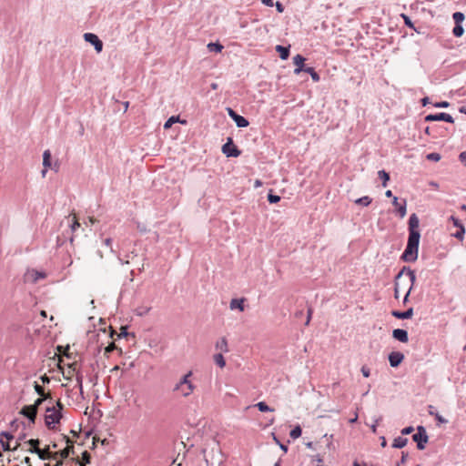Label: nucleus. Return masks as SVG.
Returning <instances> with one entry per match:
<instances>
[{"instance_id":"obj_37","label":"nucleus","mask_w":466,"mask_h":466,"mask_svg":"<svg viewBox=\"0 0 466 466\" xmlns=\"http://www.w3.org/2000/svg\"><path fill=\"white\" fill-rule=\"evenodd\" d=\"M268 200L270 204L278 203L280 200V197L278 195H274L272 193H269L268 195Z\"/></svg>"},{"instance_id":"obj_4","label":"nucleus","mask_w":466,"mask_h":466,"mask_svg":"<svg viewBox=\"0 0 466 466\" xmlns=\"http://www.w3.org/2000/svg\"><path fill=\"white\" fill-rule=\"evenodd\" d=\"M405 272L407 273L408 281L410 283H411V287H413V285H414V282H415V279H416L414 271L411 270L410 268L403 267L400 269V271L397 274V276L395 277L394 297L396 299L399 298V290H400V280H401V279H402V277H403Z\"/></svg>"},{"instance_id":"obj_33","label":"nucleus","mask_w":466,"mask_h":466,"mask_svg":"<svg viewBox=\"0 0 466 466\" xmlns=\"http://www.w3.org/2000/svg\"><path fill=\"white\" fill-rule=\"evenodd\" d=\"M452 33L456 37H461L464 33V29L461 25H455Z\"/></svg>"},{"instance_id":"obj_6","label":"nucleus","mask_w":466,"mask_h":466,"mask_svg":"<svg viewBox=\"0 0 466 466\" xmlns=\"http://www.w3.org/2000/svg\"><path fill=\"white\" fill-rule=\"evenodd\" d=\"M222 152L227 157H237L240 155V150L235 146L233 139L231 137L228 138V141L222 146Z\"/></svg>"},{"instance_id":"obj_39","label":"nucleus","mask_w":466,"mask_h":466,"mask_svg":"<svg viewBox=\"0 0 466 466\" xmlns=\"http://www.w3.org/2000/svg\"><path fill=\"white\" fill-rule=\"evenodd\" d=\"M404 24L409 26L410 28L415 29L413 23L411 22L410 18L406 15H401Z\"/></svg>"},{"instance_id":"obj_43","label":"nucleus","mask_w":466,"mask_h":466,"mask_svg":"<svg viewBox=\"0 0 466 466\" xmlns=\"http://www.w3.org/2000/svg\"><path fill=\"white\" fill-rule=\"evenodd\" d=\"M450 220L452 221L453 225L458 228H461V227H464L462 223L453 216L450 218Z\"/></svg>"},{"instance_id":"obj_40","label":"nucleus","mask_w":466,"mask_h":466,"mask_svg":"<svg viewBox=\"0 0 466 466\" xmlns=\"http://www.w3.org/2000/svg\"><path fill=\"white\" fill-rule=\"evenodd\" d=\"M71 230L74 232L76 228H80V223L77 221L76 216L73 217L72 224L70 225Z\"/></svg>"},{"instance_id":"obj_55","label":"nucleus","mask_w":466,"mask_h":466,"mask_svg":"<svg viewBox=\"0 0 466 466\" xmlns=\"http://www.w3.org/2000/svg\"><path fill=\"white\" fill-rule=\"evenodd\" d=\"M25 434H22L21 436H19L17 441H15V446L14 447L13 450H16L20 446V441L25 440Z\"/></svg>"},{"instance_id":"obj_8","label":"nucleus","mask_w":466,"mask_h":466,"mask_svg":"<svg viewBox=\"0 0 466 466\" xmlns=\"http://www.w3.org/2000/svg\"><path fill=\"white\" fill-rule=\"evenodd\" d=\"M227 111L228 116L235 121L238 127H246L248 126V121L244 116L238 115L235 110L228 107Z\"/></svg>"},{"instance_id":"obj_38","label":"nucleus","mask_w":466,"mask_h":466,"mask_svg":"<svg viewBox=\"0 0 466 466\" xmlns=\"http://www.w3.org/2000/svg\"><path fill=\"white\" fill-rule=\"evenodd\" d=\"M426 157L429 160L439 161L441 159V155L433 152V153L428 154Z\"/></svg>"},{"instance_id":"obj_36","label":"nucleus","mask_w":466,"mask_h":466,"mask_svg":"<svg viewBox=\"0 0 466 466\" xmlns=\"http://www.w3.org/2000/svg\"><path fill=\"white\" fill-rule=\"evenodd\" d=\"M82 461H83L84 465L90 463V461H91V455H90V453L87 451H85L82 452Z\"/></svg>"},{"instance_id":"obj_11","label":"nucleus","mask_w":466,"mask_h":466,"mask_svg":"<svg viewBox=\"0 0 466 466\" xmlns=\"http://www.w3.org/2000/svg\"><path fill=\"white\" fill-rule=\"evenodd\" d=\"M404 359V355L400 351H392L389 355V361L391 367H398Z\"/></svg>"},{"instance_id":"obj_18","label":"nucleus","mask_w":466,"mask_h":466,"mask_svg":"<svg viewBox=\"0 0 466 466\" xmlns=\"http://www.w3.org/2000/svg\"><path fill=\"white\" fill-rule=\"evenodd\" d=\"M276 51L279 53V57L282 60L288 59L289 56V46H283L278 45L276 46Z\"/></svg>"},{"instance_id":"obj_58","label":"nucleus","mask_w":466,"mask_h":466,"mask_svg":"<svg viewBox=\"0 0 466 466\" xmlns=\"http://www.w3.org/2000/svg\"><path fill=\"white\" fill-rule=\"evenodd\" d=\"M262 4L267 5V6H273L274 5V1L273 0H262Z\"/></svg>"},{"instance_id":"obj_56","label":"nucleus","mask_w":466,"mask_h":466,"mask_svg":"<svg viewBox=\"0 0 466 466\" xmlns=\"http://www.w3.org/2000/svg\"><path fill=\"white\" fill-rule=\"evenodd\" d=\"M459 158L461 160V163L465 164L466 165V151L464 152H461L459 156Z\"/></svg>"},{"instance_id":"obj_53","label":"nucleus","mask_w":466,"mask_h":466,"mask_svg":"<svg viewBox=\"0 0 466 466\" xmlns=\"http://www.w3.org/2000/svg\"><path fill=\"white\" fill-rule=\"evenodd\" d=\"M104 244L110 248L111 252H115V250H114V248H112V245H111L112 244V238H107L104 239Z\"/></svg>"},{"instance_id":"obj_13","label":"nucleus","mask_w":466,"mask_h":466,"mask_svg":"<svg viewBox=\"0 0 466 466\" xmlns=\"http://www.w3.org/2000/svg\"><path fill=\"white\" fill-rule=\"evenodd\" d=\"M392 337L395 339H397L400 342H403V343H406L409 340V336H408L407 330L402 329H395L392 331Z\"/></svg>"},{"instance_id":"obj_10","label":"nucleus","mask_w":466,"mask_h":466,"mask_svg":"<svg viewBox=\"0 0 466 466\" xmlns=\"http://www.w3.org/2000/svg\"><path fill=\"white\" fill-rule=\"evenodd\" d=\"M20 414L26 417L31 423H35L36 418L35 408L31 405H25L20 410Z\"/></svg>"},{"instance_id":"obj_31","label":"nucleus","mask_w":466,"mask_h":466,"mask_svg":"<svg viewBox=\"0 0 466 466\" xmlns=\"http://www.w3.org/2000/svg\"><path fill=\"white\" fill-rule=\"evenodd\" d=\"M35 453L41 460H48V455L50 454L49 447L43 450L39 449L38 451H36Z\"/></svg>"},{"instance_id":"obj_51","label":"nucleus","mask_w":466,"mask_h":466,"mask_svg":"<svg viewBox=\"0 0 466 466\" xmlns=\"http://www.w3.org/2000/svg\"><path fill=\"white\" fill-rule=\"evenodd\" d=\"M44 400H45V398H38V399H36L35 403L32 405L33 407L35 408L36 412H37V408L43 403Z\"/></svg>"},{"instance_id":"obj_48","label":"nucleus","mask_w":466,"mask_h":466,"mask_svg":"<svg viewBox=\"0 0 466 466\" xmlns=\"http://www.w3.org/2000/svg\"><path fill=\"white\" fill-rule=\"evenodd\" d=\"M0 435H1L0 438H2L3 440L5 438V441H11L13 439V435L11 433H9V432L3 431V432H1Z\"/></svg>"},{"instance_id":"obj_26","label":"nucleus","mask_w":466,"mask_h":466,"mask_svg":"<svg viewBox=\"0 0 466 466\" xmlns=\"http://www.w3.org/2000/svg\"><path fill=\"white\" fill-rule=\"evenodd\" d=\"M379 177L382 180V186L386 187L388 181L390 180V174L386 172L385 170H380L378 172Z\"/></svg>"},{"instance_id":"obj_45","label":"nucleus","mask_w":466,"mask_h":466,"mask_svg":"<svg viewBox=\"0 0 466 466\" xmlns=\"http://www.w3.org/2000/svg\"><path fill=\"white\" fill-rule=\"evenodd\" d=\"M76 365H77L76 362H73V363L68 364V370H68V374L69 375H73L76 372Z\"/></svg>"},{"instance_id":"obj_15","label":"nucleus","mask_w":466,"mask_h":466,"mask_svg":"<svg viewBox=\"0 0 466 466\" xmlns=\"http://www.w3.org/2000/svg\"><path fill=\"white\" fill-rule=\"evenodd\" d=\"M66 443H67V446L62 450V451H59V455H60V460H64V459H66L70 453H74V445H73V442L69 440L68 437H66Z\"/></svg>"},{"instance_id":"obj_34","label":"nucleus","mask_w":466,"mask_h":466,"mask_svg":"<svg viewBox=\"0 0 466 466\" xmlns=\"http://www.w3.org/2000/svg\"><path fill=\"white\" fill-rule=\"evenodd\" d=\"M464 234H465V228H464V227H461V228H458V230L452 234V236L454 238H456L457 239L462 241L464 238Z\"/></svg>"},{"instance_id":"obj_19","label":"nucleus","mask_w":466,"mask_h":466,"mask_svg":"<svg viewBox=\"0 0 466 466\" xmlns=\"http://www.w3.org/2000/svg\"><path fill=\"white\" fill-rule=\"evenodd\" d=\"M25 443L30 445V448L28 449V451L31 453H35L38 451L40 441L38 439H31L27 441Z\"/></svg>"},{"instance_id":"obj_5","label":"nucleus","mask_w":466,"mask_h":466,"mask_svg":"<svg viewBox=\"0 0 466 466\" xmlns=\"http://www.w3.org/2000/svg\"><path fill=\"white\" fill-rule=\"evenodd\" d=\"M412 440L417 443L419 450L425 449V443L428 442L429 437L423 426H418L417 432L413 434Z\"/></svg>"},{"instance_id":"obj_30","label":"nucleus","mask_w":466,"mask_h":466,"mask_svg":"<svg viewBox=\"0 0 466 466\" xmlns=\"http://www.w3.org/2000/svg\"><path fill=\"white\" fill-rule=\"evenodd\" d=\"M452 18L454 20L455 25H461V23L463 22L465 16H464V15L461 12H455L452 15Z\"/></svg>"},{"instance_id":"obj_64","label":"nucleus","mask_w":466,"mask_h":466,"mask_svg":"<svg viewBox=\"0 0 466 466\" xmlns=\"http://www.w3.org/2000/svg\"><path fill=\"white\" fill-rule=\"evenodd\" d=\"M279 447H280V449H281L284 452H287V451H288V446H287V445L282 444V443H279Z\"/></svg>"},{"instance_id":"obj_1","label":"nucleus","mask_w":466,"mask_h":466,"mask_svg":"<svg viewBox=\"0 0 466 466\" xmlns=\"http://www.w3.org/2000/svg\"><path fill=\"white\" fill-rule=\"evenodd\" d=\"M409 237L406 248L401 255V259L406 262H414L418 258L420 233L419 231L420 220L413 213L409 218Z\"/></svg>"},{"instance_id":"obj_62","label":"nucleus","mask_w":466,"mask_h":466,"mask_svg":"<svg viewBox=\"0 0 466 466\" xmlns=\"http://www.w3.org/2000/svg\"><path fill=\"white\" fill-rule=\"evenodd\" d=\"M41 380L43 381V383H49L50 379L46 375H44L41 377Z\"/></svg>"},{"instance_id":"obj_35","label":"nucleus","mask_w":466,"mask_h":466,"mask_svg":"<svg viewBox=\"0 0 466 466\" xmlns=\"http://www.w3.org/2000/svg\"><path fill=\"white\" fill-rule=\"evenodd\" d=\"M178 119H179V117H178V116H171V117H169V118L166 121V123L164 124V128H165V129H168V128H170L174 123H176V122H177V121H178Z\"/></svg>"},{"instance_id":"obj_46","label":"nucleus","mask_w":466,"mask_h":466,"mask_svg":"<svg viewBox=\"0 0 466 466\" xmlns=\"http://www.w3.org/2000/svg\"><path fill=\"white\" fill-rule=\"evenodd\" d=\"M433 106L435 107H439V108H446L450 106V103L447 101H441V102L435 103Z\"/></svg>"},{"instance_id":"obj_14","label":"nucleus","mask_w":466,"mask_h":466,"mask_svg":"<svg viewBox=\"0 0 466 466\" xmlns=\"http://www.w3.org/2000/svg\"><path fill=\"white\" fill-rule=\"evenodd\" d=\"M304 61L305 58L301 55H297L293 57V63L297 66L294 69V73L296 75H299L300 72L304 71Z\"/></svg>"},{"instance_id":"obj_49","label":"nucleus","mask_w":466,"mask_h":466,"mask_svg":"<svg viewBox=\"0 0 466 466\" xmlns=\"http://www.w3.org/2000/svg\"><path fill=\"white\" fill-rule=\"evenodd\" d=\"M361 373L364 377L368 378L370 375V370L367 366L361 367Z\"/></svg>"},{"instance_id":"obj_2","label":"nucleus","mask_w":466,"mask_h":466,"mask_svg":"<svg viewBox=\"0 0 466 466\" xmlns=\"http://www.w3.org/2000/svg\"><path fill=\"white\" fill-rule=\"evenodd\" d=\"M56 405L59 408L58 410H56L54 406L46 408L45 421L48 429L55 428V424L59 423L60 419L62 417L60 410L63 409V404L61 403L60 400H57Z\"/></svg>"},{"instance_id":"obj_22","label":"nucleus","mask_w":466,"mask_h":466,"mask_svg":"<svg viewBox=\"0 0 466 466\" xmlns=\"http://www.w3.org/2000/svg\"><path fill=\"white\" fill-rule=\"evenodd\" d=\"M434 410V407L430 405L429 406V414L431 415V416H434L435 419L440 422V423H447L448 420L446 419H444L441 415H440L438 412H434L433 411Z\"/></svg>"},{"instance_id":"obj_44","label":"nucleus","mask_w":466,"mask_h":466,"mask_svg":"<svg viewBox=\"0 0 466 466\" xmlns=\"http://www.w3.org/2000/svg\"><path fill=\"white\" fill-rule=\"evenodd\" d=\"M34 275V281L36 282L40 279H44L46 277L45 273L38 272V271H33Z\"/></svg>"},{"instance_id":"obj_21","label":"nucleus","mask_w":466,"mask_h":466,"mask_svg":"<svg viewBox=\"0 0 466 466\" xmlns=\"http://www.w3.org/2000/svg\"><path fill=\"white\" fill-rule=\"evenodd\" d=\"M43 166L46 168L51 167V152L50 150H45L43 154Z\"/></svg>"},{"instance_id":"obj_20","label":"nucleus","mask_w":466,"mask_h":466,"mask_svg":"<svg viewBox=\"0 0 466 466\" xmlns=\"http://www.w3.org/2000/svg\"><path fill=\"white\" fill-rule=\"evenodd\" d=\"M407 442H408V439L402 438V437H397L393 441L392 447L397 448V449H401L407 445Z\"/></svg>"},{"instance_id":"obj_9","label":"nucleus","mask_w":466,"mask_h":466,"mask_svg":"<svg viewBox=\"0 0 466 466\" xmlns=\"http://www.w3.org/2000/svg\"><path fill=\"white\" fill-rule=\"evenodd\" d=\"M426 122L432 121H445L448 123H453L454 120L450 114L447 113H438V114H431L425 116Z\"/></svg>"},{"instance_id":"obj_47","label":"nucleus","mask_w":466,"mask_h":466,"mask_svg":"<svg viewBox=\"0 0 466 466\" xmlns=\"http://www.w3.org/2000/svg\"><path fill=\"white\" fill-rule=\"evenodd\" d=\"M0 442L2 444V448H3L4 451H10L11 450L9 441H5L2 438H0Z\"/></svg>"},{"instance_id":"obj_3","label":"nucleus","mask_w":466,"mask_h":466,"mask_svg":"<svg viewBox=\"0 0 466 466\" xmlns=\"http://www.w3.org/2000/svg\"><path fill=\"white\" fill-rule=\"evenodd\" d=\"M192 371L187 372L174 387V391H179L183 397H188L195 390V385L189 380Z\"/></svg>"},{"instance_id":"obj_12","label":"nucleus","mask_w":466,"mask_h":466,"mask_svg":"<svg viewBox=\"0 0 466 466\" xmlns=\"http://www.w3.org/2000/svg\"><path fill=\"white\" fill-rule=\"evenodd\" d=\"M392 204L397 208V213L400 218H404L407 213V202L406 199H402V203H399V199L397 197H393Z\"/></svg>"},{"instance_id":"obj_63","label":"nucleus","mask_w":466,"mask_h":466,"mask_svg":"<svg viewBox=\"0 0 466 466\" xmlns=\"http://www.w3.org/2000/svg\"><path fill=\"white\" fill-rule=\"evenodd\" d=\"M407 457H408V454H407V453L402 452V456H401L400 462H401V463H405V461H406V460H407Z\"/></svg>"},{"instance_id":"obj_16","label":"nucleus","mask_w":466,"mask_h":466,"mask_svg":"<svg viewBox=\"0 0 466 466\" xmlns=\"http://www.w3.org/2000/svg\"><path fill=\"white\" fill-rule=\"evenodd\" d=\"M391 314L399 319H408L413 316V309L410 308L405 311L393 310Z\"/></svg>"},{"instance_id":"obj_29","label":"nucleus","mask_w":466,"mask_h":466,"mask_svg":"<svg viewBox=\"0 0 466 466\" xmlns=\"http://www.w3.org/2000/svg\"><path fill=\"white\" fill-rule=\"evenodd\" d=\"M302 434V430L300 428V426H296L294 429H292L289 432V436L295 440V439H298L299 437H300Z\"/></svg>"},{"instance_id":"obj_60","label":"nucleus","mask_w":466,"mask_h":466,"mask_svg":"<svg viewBox=\"0 0 466 466\" xmlns=\"http://www.w3.org/2000/svg\"><path fill=\"white\" fill-rule=\"evenodd\" d=\"M411 289H412V287H411V285H410V288H409V289H408V291H407V293H406V295H405V297H404V299H403V303H404V304H405V303H407V301H408V298H409V296H410V293Z\"/></svg>"},{"instance_id":"obj_7","label":"nucleus","mask_w":466,"mask_h":466,"mask_svg":"<svg viewBox=\"0 0 466 466\" xmlns=\"http://www.w3.org/2000/svg\"><path fill=\"white\" fill-rule=\"evenodd\" d=\"M84 39L94 46L95 50L99 53L103 49V42L98 38V36L93 33H86L84 34Z\"/></svg>"},{"instance_id":"obj_59","label":"nucleus","mask_w":466,"mask_h":466,"mask_svg":"<svg viewBox=\"0 0 466 466\" xmlns=\"http://www.w3.org/2000/svg\"><path fill=\"white\" fill-rule=\"evenodd\" d=\"M127 327H121V329H120L121 332L118 335V337H122V336L126 337V336H127Z\"/></svg>"},{"instance_id":"obj_61","label":"nucleus","mask_w":466,"mask_h":466,"mask_svg":"<svg viewBox=\"0 0 466 466\" xmlns=\"http://www.w3.org/2000/svg\"><path fill=\"white\" fill-rule=\"evenodd\" d=\"M421 103L423 106H426L428 104H430V98L428 96H425L421 99Z\"/></svg>"},{"instance_id":"obj_23","label":"nucleus","mask_w":466,"mask_h":466,"mask_svg":"<svg viewBox=\"0 0 466 466\" xmlns=\"http://www.w3.org/2000/svg\"><path fill=\"white\" fill-rule=\"evenodd\" d=\"M304 72L309 73L314 82L319 81V75L315 71L313 67H305Z\"/></svg>"},{"instance_id":"obj_57","label":"nucleus","mask_w":466,"mask_h":466,"mask_svg":"<svg viewBox=\"0 0 466 466\" xmlns=\"http://www.w3.org/2000/svg\"><path fill=\"white\" fill-rule=\"evenodd\" d=\"M311 315H312V309L309 308L308 309L307 321H306L305 325H309V321H310V319H311Z\"/></svg>"},{"instance_id":"obj_42","label":"nucleus","mask_w":466,"mask_h":466,"mask_svg":"<svg viewBox=\"0 0 466 466\" xmlns=\"http://www.w3.org/2000/svg\"><path fill=\"white\" fill-rule=\"evenodd\" d=\"M116 349V346L115 345L114 342L110 343L107 347H106L105 349V355H108L109 353H111L113 350H115Z\"/></svg>"},{"instance_id":"obj_32","label":"nucleus","mask_w":466,"mask_h":466,"mask_svg":"<svg viewBox=\"0 0 466 466\" xmlns=\"http://www.w3.org/2000/svg\"><path fill=\"white\" fill-rule=\"evenodd\" d=\"M355 203L361 206H369L371 203V198L365 196L355 200Z\"/></svg>"},{"instance_id":"obj_25","label":"nucleus","mask_w":466,"mask_h":466,"mask_svg":"<svg viewBox=\"0 0 466 466\" xmlns=\"http://www.w3.org/2000/svg\"><path fill=\"white\" fill-rule=\"evenodd\" d=\"M216 348L224 352L228 351L227 339L225 338H222L219 341L217 342Z\"/></svg>"},{"instance_id":"obj_24","label":"nucleus","mask_w":466,"mask_h":466,"mask_svg":"<svg viewBox=\"0 0 466 466\" xmlns=\"http://www.w3.org/2000/svg\"><path fill=\"white\" fill-rule=\"evenodd\" d=\"M255 407L261 412L274 411V409L270 408L266 402L260 401L255 404Z\"/></svg>"},{"instance_id":"obj_17","label":"nucleus","mask_w":466,"mask_h":466,"mask_svg":"<svg viewBox=\"0 0 466 466\" xmlns=\"http://www.w3.org/2000/svg\"><path fill=\"white\" fill-rule=\"evenodd\" d=\"M244 301H245V299H231L230 303H229V308L231 309H238L240 311H244L245 309V307H244Z\"/></svg>"},{"instance_id":"obj_52","label":"nucleus","mask_w":466,"mask_h":466,"mask_svg":"<svg viewBox=\"0 0 466 466\" xmlns=\"http://www.w3.org/2000/svg\"><path fill=\"white\" fill-rule=\"evenodd\" d=\"M413 431H414L413 427L409 426V427L404 428V429L401 431V433H402L403 435H408V434H410Z\"/></svg>"},{"instance_id":"obj_50","label":"nucleus","mask_w":466,"mask_h":466,"mask_svg":"<svg viewBox=\"0 0 466 466\" xmlns=\"http://www.w3.org/2000/svg\"><path fill=\"white\" fill-rule=\"evenodd\" d=\"M48 460H56L58 461L60 460L59 452H50V454L48 455Z\"/></svg>"},{"instance_id":"obj_41","label":"nucleus","mask_w":466,"mask_h":466,"mask_svg":"<svg viewBox=\"0 0 466 466\" xmlns=\"http://www.w3.org/2000/svg\"><path fill=\"white\" fill-rule=\"evenodd\" d=\"M34 388H35V392H36L38 395H40V396H43V395H44V393H45V390H44V388H43L41 385H39L37 382H35V386H34Z\"/></svg>"},{"instance_id":"obj_54","label":"nucleus","mask_w":466,"mask_h":466,"mask_svg":"<svg viewBox=\"0 0 466 466\" xmlns=\"http://www.w3.org/2000/svg\"><path fill=\"white\" fill-rule=\"evenodd\" d=\"M274 5L276 6L277 11L279 13H283L284 12V6H283V5L280 2L274 3Z\"/></svg>"},{"instance_id":"obj_28","label":"nucleus","mask_w":466,"mask_h":466,"mask_svg":"<svg viewBox=\"0 0 466 466\" xmlns=\"http://www.w3.org/2000/svg\"><path fill=\"white\" fill-rule=\"evenodd\" d=\"M214 361L220 368H223L226 365L225 359L221 353H218V354L214 355Z\"/></svg>"},{"instance_id":"obj_27","label":"nucleus","mask_w":466,"mask_h":466,"mask_svg":"<svg viewBox=\"0 0 466 466\" xmlns=\"http://www.w3.org/2000/svg\"><path fill=\"white\" fill-rule=\"evenodd\" d=\"M208 49L209 52L218 53L221 52V50L223 49V46L219 43H209L208 45Z\"/></svg>"}]
</instances>
